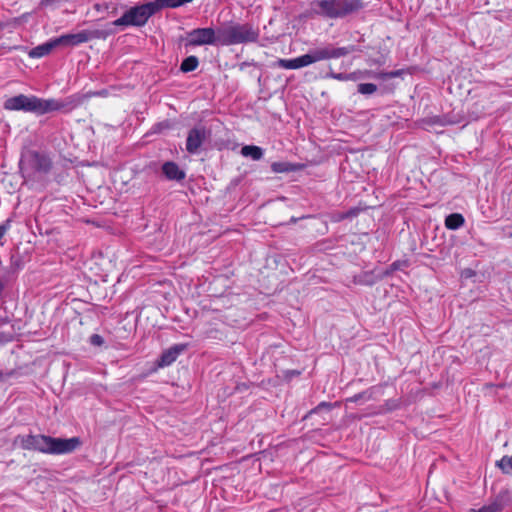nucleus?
<instances>
[{"label":"nucleus","instance_id":"obj_9","mask_svg":"<svg viewBox=\"0 0 512 512\" xmlns=\"http://www.w3.org/2000/svg\"><path fill=\"white\" fill-rule=\"evenodd\" d=\"M220 29L197 28L188 33V44L191 46L220 45Z\"/></svg>","mask_w":512,"mask_h":512},{"label":"nucleus","instance_id":"obj_11","mask_svg":"<svg viewBox=\"0 0 512 512\" xmlns=\"http://www.w3.org/2000/svg\"><path fill=\"white\" fill-rule=\"evenodd\" d=\"M185 350V345H174L171 348L165 350L158 362L157 365L160 368L166 367L171 365L173 362L176 361L178 356Z\"/></svg>","mask_w":512,"mask_h":512},{"label":"nucleus","instance_id":"obj_23","mask_svg":"<svg viewBox=\"0 0 512 512\" xmlns=\"http://www.w3.org/2000/svg\"><path fill=\"white\" fill-rule=\"evenodd\" d=\"M275 65L283 69H294L293 59H278Z\"/></svg>","mask_w":512,"mask_h":512},{"label":"nucleus","instance_id":"obj_30","mask_svg":"<svg viewBox=\"0 0 512 512\" xmlns=\"http://www.w3.org/2000/svg\"><path fill=\"white\" fill-rule=\"evenodd\" d=\"M301 57H296V58H293V63H294V69H300V68H303L302 67V63H301Z\"/></svg>","mask_w":512,"mask_h":512},{"label":"nucleus","instance_id":"obj_1","mask_svg":"<svg viewBox=\"0 0 512 512\" xmlns=\"http://www.w3.org/2000/svg\"><path fill=\"white\" fill-rule=\"evenodd\" d=\"M20 446L25 450H34L44 454H68L76 450L80 445L78 437L69 439L54 438L46 435H24L20 438Z\"/></svg>","mask_w":512,"mask_h":512},{"label":"nucleus","instance_id":"obj_18","mask_svg":"<svg viewBox=\"0 0 512 512\" xmlns=\"http://www.w3.org/2000/svg\"><path fill=\"white\" fill-rule=\"evenodd\" d=\"M198 65V58L196 56H189L182 61L180 70L184 73L192 72L198 67Z\"/></svg>","mask_w":512,"mask_h":512},{"label":"nucleus","instance_id":"obj_12","mask_svg":"<svg viewBox=\"0 0 512 512\" xmlns=\"http://www.w3.org/2000/svg\"><path fill=\"white\" fill-rule=\"evenodd\" d=\"M56 47H59L57 37L52 38L49 41L34 47L29 51L28 55L30 58H42L50 54L51 51Z\"/></svg>","mask_w":512,"mask_h":512},{"label":"nucleus","instance_id":"obj_10","mask_svg":"<svg viewBox=\"0 0 512 512\" xmlns=\"http://www.w3.org/2000/svg\"><path fill=\"white\" fill-rule=\"evenodd\" d=\"M209 133L205 127H195L188 132L186 139V150L190 154H197L200 147L208 137Z\"/></svg>","mask_w":512,"mask_h":512},{"label":"nucleus","instance_id":"obj_8","mask_svg":"<svg viewBox=\"0 0 512 512\" xmlns=\"http://www.w3.org/2000/svg\"><path fill=\"white\" fill-rule=\"evenodd\" d=\"M112 33V30L88 29L77 33L61 35L57 37V40L59 46L73 47L93 39H105Z\"/></svg>","mask_w":512,"mask_h":512},{"label":"nucleus","instance_id":"obj_20","mask_svg":"<svg viewBox=\"0 0 512 512\" xmlns=\"http://www.w3.org/2000/svg\"><path fill=\"white\" fill-rule=\"evenodd\" d=\"M357 90L360 94L371 95L377 91V86L373 83H360Z\"/></svg>","mask_w":512,"mask_h":512},{"label":"nucleus","instance_id":"obj_21","mask_svg":"<svg viewBox=\"0 0 512 512\" xmlns=\"http://www.w3.org/2000/svg\"><path fill=\"white\" fill-rule=\"evenodd\" d=\"M501 505L497 502H493L489 505L483 506L478 510L472 509L470 512H500Z\"/></svg>","mask_w":512,"mask_h":512},{"label":"nucleus","instance_id":"obj_17","mask_svg":"<svg viewBox=\"0 0 512 512\" xmlns=\"http://www.w3.org/2000/svg\"><path fill=\"white\" fill-rule=\"evenodd\" d=\"M192 1L193 0H154V3L158 11H160L164 8H177Z\"/></svg>","mask_w":512,"mask_h":512},{"label":"nucleus","instance_id":"obj_7","mask_svg":"<svg viewBox=\"0 0 512 512\" xmlns=\"http://www.w3.org/2000/svg\"><path fill=\"white\" fill-rule=\"evenodd\" d=\"M158 12L154 1L135 6L126 11L122 17L118 18L112 25L114 26H143L148 19Z\"/></svg>","mask_w":512,"mask_h":512},{"label":"nucleus","instance_id":"obj_3","mask_svg":"<svg viewBox=\"0 0 512 512\" xmlns=\"http://www.w3.org/2000/svg\"><path fill=\"white\" fill-rule=\"evenodd\" d=\"M66 107V104L57 99H44L34 95L19 94L8 98L4 102V108L9 111H23L43 115L59 111Z\"/></svg>","mask_w":512,"mask_h":512},{"label":"nucleus","instance_id":"obj_25","mask_svg":"<svg viewBox=\"0 0 512 512\" xmlns=\"http://www.w3.org/2000/svg\"><path fill=\"white\" fill-rule=\"evenodd\" d=\"M327 77L339 80V81H348V76L346 73H334L330 72L327 74Z\"/></svg>","mask_w":512,"mask_h":512},{"label":"nucleus","instance_id":"obj_4","mask_svg":"<svg viewBox=\"0 0 512 512\" xmlns=\"http://www.w3.org/2000/svg\"><path fill=\"white\" fill-rule=\"evenodd\" d=\"M311 5L315 14L331 19L343 18L363 7L362 0H319Z\"/></svg>","mask_w":512,"mask_h":512},{"label":"nucleus","instance_id":"obj_6","mask_svg":"<svg viewBox=\"0 0 512 512\" xmlns=\"http://www.w3.org/2000/svg\"><path fill=\"white\" fill-rule=\"evenodd\" d=\"M357 50L358 49L354 45L338 48H335L332 45H326L324 47L316 48L300 56L302 67L309 66L319 61L338 59Z\"/></svg>","mask_w":512,"mask_h":512},{"label":"nucleus","instance_id":"obj_5","mask_svg":"<svg viewBox=\"0 0 512 512\" xmlns=\"http://www.w3.org/2000/svg\"><path fill=\"white\" fill-rule=\"evenodd\" d=\"M259 38V30L251 24H231L220 28V45L256 42Z\"/></svg>","mask_w":512,"mask_h":512},{"label":"nucleus","instance_id":"obj_14","mask_svg":"<svg viewBox=\"0 0 512 512\" xmlns=\"http://www.w3.org/2000/svg\"><path fill=\"white\" fill-rule=\"evenodd\" d=\"M302 168L301 165L287 162V161H278L273 162L271 164V170L274 173H287V172H294L298 171Z\"/></svg>","mask_w":512,"mask_h":512},{"label":"nucleus","instance_id":"obj_26","mask_svg":"<svg viewBox=\"0 0 512 512\" xmlns=\"http://www.w3.org/2000/svg\"><path fill=\"white\" fill-rule=\"evenodd\" d=\"M11 227V220H6L4 223L0 224V240L3 238V236L7 233V231Z\"/></svg>","mask_w":512,"mask_h":512},{"label":"nucleus","instance_id":"obj_31","mask_svg":"<svg viewBox=\"0 0 512 512\" xmlns=\"http://www.w3.org/2000/svg\"><path fill=\"white\" fill-rule=\"evenodd\" d=\"M10 341V337L4 333H0V346Z\"/></svg>","mask_w":512,"mask_h":512},{"label":"nucleus","instance_id":"obj_24","mask_svg":"<svg viewBox=\"0 0 512 512\" xmlns=\"http://www.w3.org/2000/svg\"><path fill=\"white\" fill-rule=\"evenodd\" d=\"M401 75V71L400 70H396V71H391V72H386V73H374L373 74V77L375 78H380V79H387V78H396V77H399Z\"/></svg>","mask_w":512,"mask_h":512},{"label":"nucleus","instance_id":"obj_28","mask_svg":"<svg viewBox=\"0 0 512 512\" xmlns=\"http://www.w3.org/2000/svg\"><path fill=\"white\" fill-rule=\"evenodd\" d=\"M322 409L330 410L331 404L326 402H321L316 408L312 410V413H317L321 411Z\"/></svg>","mask_w":512,"mask_h":512},{"label":"nucleus","instance_id":"obj_27","mask_svg":"<svg viewBox=\"0 0 512 512\" xmlns=\"http://www.w3.org/2000/svg\"><path fill=\"white\" fill-rule=\"evenodd\" d=\"M103 338L98 334H93L90 337V343L95 346H101L103 344Z\"/></svg>","mask_w":512,"mask_h":512},{"label":"nucleus","instance_id":"obj_29","mask_svg":"<svg viewBox=\"0 0 512 512\" xmlns=\"http://www.w3.org/2000/svg\"><path fill=\"white\" fill-rule=\"evenodd\" d=\"M58 2H59V0H41L40 5L42 7H47L49 5H53V4L58 3Z\"/></svg>","mask_w":512,"mask_h":512},{"label":"nucleus","instance_id":"obj_15","mask_svg":"<svg viewBox=\"0 0 512 512\" xmlns=\"http://www.w3.org/2000/svg\"><path fill=\"white\" fill-rule=\"evenodd\" d=\"M465 219L462 214L452 213L445 219V226L449 230H457L464 225Z\"/></svg>","mask_w":512,"mask_h":512},{"label":"nucleus","instance_id":"obj_19","mask_svg":"<svg viewBox=\"0 0 512 512\" xmlns=\"http://www.w3.org/2000/svg\"><path fill=\"white\" fill-rule=\"evenodd\" d=\"M496 466L505 474L512 473V455L503 456L500 460L496 462Z\"/></svg>","mask_w":512,"mask_h":512},{"label":"nucleus","instance_id":"obj_13","mask_svg":"<svg viewBox=\"0 0 512 512\" xmlns=\"http://www.w3.org/2000/svg\"><path fill=\"white\" fill-rule=\"evenodd\" d=\"M162 172L169 180L180 181L185 178V172L174 162H165L162 166Z\"/></svg>","mask_w":512,"mask_h":512},{"label":"nucleus","instance_id":"obj_16","mask_svg":"<svg viewBox=\"0 0 512 512\" xmlns=\"http://www.w3.org/2000/svg\"><path fill=\"white\" fill-rule=\"evenodd\" d=\"M241 154L257 161L263 157V149L255 145H245L241 149Z\"/></svg>","mask_w":512,"mask_h":512},{"label":"nucleus","instance_id":"obj_22","mask_svg":"<svg viewBox=\"0 0 512 512\" xmlns=\"http://www.w3.org/2000/svg\"><path fill=\"white\" fill-rule=\"evenodd\" d=\"M373 74L372 72L370 71H364V72H352V73H348L347 76L350 77L348 78V81H355L361 77H373Z\"/></svg>","mask_w":512,"mask_h":512},{"label":"nucleus","instance_id":"obj_2","mask_svg":"<svg viewBox=\"0 0 512 512\" xmlns=\"http://www.w3.org/2000/svg\"><path fill=\"white\" fill-rule=\"evenodd\" d=\"M19 169L25 183L42 182L52 169V160L45 152L24 148Z\"/></svg>","mask_w":512,"mask_h":512}]
</instances>
